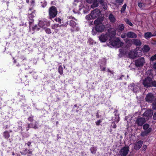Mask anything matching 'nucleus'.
<instances>
[{"label": "nucleus", "mask_w": 156, "mask_h": 156, "mask_svg": "<svg viewBox=\"0 0 156 156\" xmlns=\"http://www.w3.org/2000/svg\"><path fill=\"white\" fill-rule=\"evenodd\" d=\"M49 17L50 19H51L54 18L57 15V10L56 7L54 6H52L51 7L49 10Z\"/></svg>", "instance_id": "4"}, {"label": "nucleus", "mask_w": 156, "mask_h": 156, "mask_svg": "<svg viewBox=\"0 0 156 156\" xmlns=\"http://www.w3.org/2000/svg\"><path fill=\"white\" fill-rule=\"evenodd\" d=\"M105 26L102 24L96 25L92 29V34L95 35L97 32H101L104 31Z\"/></svg>", "instance_id": "1"}, {"label": "nucleus", "mask_w": 156, "mask_h": 156, "mask_svg": "<svg viewBox=\"0 0 156 156\" xmlns=\"http://www.w3.org/2000/svg\"><path fill=\"white\" fill-rule=\"evenodd\" d=\"M93 0H86L87 2L89 3H92Z\"/></svg>", "instance_id": "56"}, {"label": "nucleus", "mask_w": 156, "mask_h": 156, "mask_svg": "<svg viewBox=\"0 0 156 156\" xmlns=\"http://www.w3.org/2000/svg\"><path fill=\"white\" fill-rule=\"evenodd\" d=\"M28 151H29V150H28L27 148H26L24 150L21 152V153L23 155H26L28 154Z\"/></svg>", "instance_id": "30"}, {"label": "nucleus", "mask_w": 156, "mask_h": 156, "mask_svg": "<svg viewBox=\"0 0 156 156\" xmlns=\"http://www.w3.org/2000/svg\"><path fill=\"white\" fill-rule=\"evenodd\" d=\"M73 23V26H75V24H76V23L75 22H74L73 21H71L70 22V24H71V23Z\"/></svg>", "instance_id": "62"}, {"label": "nucleus", "mask_w": 156, "mask_h": 156, "mask_svg": "<svg viewBox=\"0 0 156 156\" xmlns=\"http://www.w3.org/2000/svg\"><path fill=\"white\" fill-rule=\"evenodd\" d=\"M152 109L154 110L156 109V101L152 103Z\"/></svg>", "instance_id": "35"}, {"label": "nucleus", "mask_w": 156, "mask_h": 156, "mask_svg": "<svg viewBox=\"0 0 156 156\" xmlns=\"http://www.w3.org/2000/svg\"><path fill=\"white\" fill-rule=\"evenodd\" d=\"M28 154H32V151H30V150H29V151H28Z\"/></svg>", "instance_id": "64"}, {"label": "nucleus", "mask_w": 156, "mask_h": 156, "mask_svg": "<svg viewBox=\"0 0 156 156\" xmlns=\"http://www.w3.org/2000/svg\"><path fill=\"white\" fill-rule=\"evenodd\" d=\"M103 7V8L105 10L107 9L108 8V6L106 3L104 2L102 4H101Z\"/></svg>", "instance_id": "33"}, {"label": "nucleus", "mask_w": 156, "mask_h": 156, "mask_svg": "<svg viewBox=\"0 0 156 156\" xmlns=\"http://www.w3.org/2000/svg\"><path fill=\"white\" fill-rule=\"evenodd\" d=\"M138 6L140 9H143L145 7V4L141 2H139L138 3Z\"/></svg>", "instance_id": "29"}, {"label": "nucleus", "mask_w": 156, "mask_h": 156, "mask_svg": "<svg viewBox=\"0 0 156 156\" xmlns=\"http://www.w3.org/2000/svg\"><path fill=\"white\" fill-rule=\"evenodd\" d=\"M126 6V5L125 3L122 6L120 10L121 13H124L125 11Z\"/></svg>", "instance_id": "28"}, {"label": "nucleus", "mask_w": 156, "mask_h": 156, "mask_svg": "<svg viewBox=\"0 0 156 156\" xmlns=\"http://www.w3.org/2000/svg\"><path fill=\"white\" fill-rule=\"evenodd\" d=\"M152 130V129L151 128H150L147 130H145L141 132L140 136L142 137H144L147 136L148 134L151 133Z\"/></svg>", "instance_id": "11"}, {"label": "nucleus", "mask_w": 156, "mask_h": 156, "mask_svg": "<svg viewBox=\"0 0 156 156\" xmlns=\"http://www.w3.org/2000/svg\"><path fill=\"white\" fill-rule=\"evenodd\" d=\"M115 2L116 3L122 4L123 3V0H116Z\"/></svg>", "instance_id": "39"}, {"label": "nucleus", "mask_w": 156, "mask_h": 156, "mask_svg": "<svg viewBox=\"0 0 156 156\" xmlns=\"http://www.w3.org/2000/svg\"><path fill=\"white\" fill-rule=\"evenodd\" d=\"M90 151L91 153L93 154H95L96 153L97 149L94 147H92L90 148Z\"/></svg>", "instance_id": "24"}, {"label": "nucleus", "mask_w": 156, "mask_h": 156, "mask_svg": "<svg viewBox=\"0 0 156 156\" xmlns=\"http://www.w3.org/2000/svg\"><path fill=\"white\" fill-rule=\"evenodd\" d=\"M38 123L37 121L35 122V123L34 125L33 123L28 124V127L29 128H33L34 129H37Z\"/></svg>", "instance_id": "21"}, {"label": "nucleus", "mask_w": 156, "mask_h": 156, "mask_svg": "<svg viewBox=\"0 0 156 156\" xmlns=\"http://www.w3.org/2000/svg\"><path fill=\"white\" fill-rule=\"evenodd\" d=\"M46 32L48 34H50L51 33V30L49 28H47L45 30Z\"/></svg>", "instance_id": "42"}, {"label": "nucleus", "mask_w": 156, "mask_h": 156, "mask_svg": "<svg viewBox=\"0 0 156 156\" xmlns=\"http://www.w3.org/2000/svg\"><path fill=\"white\" fill-rule=\"evenodd\" d=\"M146 122L145 119L143 117H140L137 118L135 121V123L139 126H142Z\"/></svg>", "instance_id": "8"}, {"label": "nucleus", "mask_w": 156, "mask_h": 156, "mask_svg": "<svg viewBox=\"0 0 156 156\" xmlns=\"http://www.w3.org/2000/svg\"><path fill=\"white\" fill-rule=\"evenodd\" d=\"M144 36V38L147 39H148L152 37V34L150 32H147L145 33Z\"/></svg>", "instance_id": "18"}, {"label": "nucleus", "mask_w": 156, "mask_h": 156, "mask_svg": "<svg viewBox=\"0 0 156 156\" xmlns=\"http://www.w3.org/2000/svg\"><path fill=\"white\" fill-rule=\"evenodd\" d=\"M126 42L127 43L129 44L130 45H131L132 43V41L131 40H128L126 41Z\"/></svg>", "instance_id": "44"}, {"label": "nucleus", "mask_w": 156, "mask_h": 156, "mask_svg": "<svg viewBox=\"0 0 156 156\" xmlns=\"http://www.w3.org/2000/svg\"><path fill=\"white\" fill-rule=\"evenodd\" d=\"M4 137L6 138H8L9 137V133L6 131V132H4Z\"/></svg>", "instance_id": "34"}, {"label": "nucleus", "mask_w": 156, "mask_h": 156, "mask_svg": "<svg viewBox=\"0 0 156 156\" xmlns=\"http://www.w3.org/2000/svg\"><path fill=\"white\" fill-rule=\"evenodd\" d=\"M153 78L147 76L144 80L143 84L144 86L147 88L151 87V83L152 81Z\"/></svg>", "instance_id": "5"}, {"label": "nucleus", "mask_w": 156, "mask_h": 156, "mask_svg": "<svg viewBox=\"0 0 156 156\" xmlns=\"http://www.w3.org/2000/svg\"><path fill=\"white\" fill-rule=\"evenodd\" d=\"M108 34L109 35V37H111L110 36V33H109ZM115 35V33L114 32H113L112 33V35H111L112 37H114Z\"/></svg>", "instance_id": "50"}, {"label": "nucleus", "mask_w": 156, "mask_h": 156, "mask_svg": "<svg viewBox=\"0 0 156 156\" xmlns=\"http://www.w3.org/2000/svg\"><path fill=\"white\" fill-rule=\"evenodd\" d=\"M99 39L101 42H106L108 39L107 35L106 34H102L99 37Z\"/></svg>", "instance_id": "12"}, {"label": "nucleus", "mask_w": 156, "mask_h": 156, "mask_svg": "<svg viewBox=\"0 0 156 156\" xmlns=\"http://www.w3.org/2000/svg\"><path fill=\"white\" fill-rule=\"evenodd\" d=\"M34 116L31 115V116L29 117L28 118V119L29 121L31 122H32L33 121Z\"/></svg>", "instance_id": "41"}, {"label": "nucleus", "mask_w": 156, "mask_h": 156, "mask_svg": "<svg viewBox=\"0 0 156 156\" xmlns=\"http://www.w3.org/2000/svg\"><path fill=\"white\" fill-rule=\"evenodd\" d=\"M59 26V24H55L54 25V28H55Z\"/></svg>", "instance_id": "59"}, {"label": "nucleus", "mask_w": 156, "mask_h": 156, "mask_svg": "<svg viewBox=\"0 0 156 156\" xmlns=\"http://www.w3.org/2000/svg\"><path fill=\"white\" fill-rule=\"evenodd\" d=\"M58 72L60 75H62L63 73V68L61 66H59Z\"/></svg>", "instance_id": "31"}, {"label": "nucleus", "mask_w": 156, "mask_h": 156, "mask_svg": "<svg viewBox=\"0 0 156 156\" xmlns=\"http://www.w3.org/2000/svg\"><path fill=\"white\" fill-rule=\"evenodd\" d=\"M151 86V87H156V80H152Z\"/></svg>", "instance_id": "37"}, {"label": "nucleus", "mask_w": 156, "mask_h": 156, "mask_svg": "<svg viewBox=\"0 0 156 156\" xmlns=\"http://www.w3.org/2000/svg\"><path fill=\"white\" fill-rule=\"evenodd\" d=\"M119 52L120 53L122 54H124V50L123 49H119Z\"/></svg>", "instance_id": "52"}, {"label": "nucleus", "mask_w": 156, "mask_h": 156, "mask_svg": "<svg viewBox=\"0 0 156 156\" xmlns=\"http://www.w3.org/2000/svg\"><path fill=\"white\" fill-rule=\"evenodd\" d=\"M111 126L113 128H115L117 126H116V125L115 124V122H112V123L111 125Z\"/></svg>", "instance_id": "40"}, {"label": "nucleus", "mask_w": 156, "mask_h": 156, "mask_svg": "<svg viewBox=\"0 0 156 156\" xmlns=\"http://www.w3.org/2000/svg\"><path fill=\"white\" fill-rule=\"evenodd\" d=\"M145 100L148 103H152L156 101V97L152 93H149L146 95Z\"/></svg>", "instance_id": "3"}, {"label": "nucleus", "mask_w": 156, "mask_h": 156, "mask_svg": "<svg viewBox=\"0 0 156 156\" xmlns=\"http://www.w3.org/2000/svg\"><path fill=\"white\" fill-rule=\"evenodd\" d=\"M126 22L127 24L129 25V26H133V24L128 19H126Z\"/></svg>", "instance_id": "32"}, {"label": "nucleus", "mask_w": 156, "mask_h": 156, "mask_svg": "<svg viewBox=\"0 0 156 156\" xmlns=\"http://www.w3.org/2000/svg\"><path fill=\"white\" fill-rule=\"evenodd\" d=\"M153 111L151 110H147L145 111L143 115L146 117H151L153 115Z\"/></svg>", "instance_id": "14"}, {"label": "nucleus", "mask_w": 156, "mask_h": 156, "mask_svg": "<svg viewBox=\"0 0 156 156\" xmlns=\"http://www.w3.org/2000/svg\"><path fill=\"white\" fill-rule=\"evenodd\" d=\"M108 72L110 73H111L112 74H113L114 72H113V71H111V70H110L109 69H108Z\"/></svg>", "instance_id": "57"}, {"label": "nucleus", "mask_w": 156, "mask_h": 156, "mask_svg": "<svg viewBox=\"0 0 156 156\" xmlns=\"http://www.w3.org/2000/svg\"><path fill=\"white\" fill-rule=\"evenodd\" d=\"M129 151V147L125 146L122 148L119 152V155L121 156H126Z\"/></svg>", "instance_id": "6"}, {"label": "nucleus", "mask_w": 156, "mask_h": 156, "mask_svg": "<svg viewBox=\"0 0 156 156\" xmlns=\"http://www.w3.org/2000/svg\"><path fill=\"white\" fill-rule=\"evenodd\" d=\"M86 19L88 20H90L91 19H92V16L90 14L87 15L86 16Z\"/></svg>", "instance_id": "38"}, {"label": "nucleus", "mask_w": 156, "mask_h": 156, "mask_svg": "<svg viewBox=\"0 0 156 156\" xmlns=\"http://www.w3.org/2000/svg\"><path fill=\"white\" fill-rule=\"evenodd\" d=\"M102 122V120L101 119H99L98 121L95 122L97 126H99L100 123Z\"/></svg>", "instance_id": "43"}, {"label": "nucleus", "mask_w": 156, "mask_h": 156, "mask_svg": "<svg viewBox=\"0 0 156 156\" xmlns=\"http://www.w3.org/2000/svg\"><path fill=\"white\" fill-rule=\"evenodd\" d=\"M153 67L154 69H156V62L154 63Z\"/></svg>", "instance_id": "55"}, {"label": "nucleus", "mask_w": 156, "mask_h": 156, "mask_svg": "<svg viewBox=\"0 0 156 156\" xmlns=\"http://www.w3.org/2000/svg\"><path fill=\"white\" fill-rule=\"evenodd\" d=\"M100 12V11L98 9H95L94 10L92 11L90 14L92 16V19H94L97 17L98 16V14Z\"/></svg>", "instance_id": "9"}, {"label": "nucleus", "mask_w": 156, "mask_h": 156, "mask_svg": "<svg viewBox=\"0 0 156 156\" xmlns=\"http://www.w3.org/2000/svg\"><path fill=\"white\" fill-rule=\"evenodd\" d=\"M109 42L112 46L117 47H121L123 45V43L122 42L119 38L116 39H110Z\"/></svg>", "instance_id": "2"}, {"label": "nucleus", "mask_w": 156, "mask_h": 156, "mask_svg": "<svg viewBox=\"0 0 156 156\" xmlns=\"http://www.w3.org/2000/svg\"><path fill=\"white\" fill-rule=\"evenodd\" d=\"M55 20L57 22H58L59 23H61V19L59 18H55Z\"/></svg>", "instance_id": "49"}, {"label": "nucleus", "mask_w": 156, "mask_h": 156, "mask_svg": "<svg viewBox=\"0 0 156 156\" xmlns=\"http://www.w3.org/2000/svg\"><path fill=\"white\" fill-rule=\"evenodd\" d=\"M108 19L111 23H114L116 19L112 13H110L108 16Z\"/></svg>", "instance_id": "16"}, {"label": "nucleus", "mask_w": 156, "mask_h": 156, "mask_svg": "<svg viewBox=\"0 0 156 156\" xmlns=\"http://www.w3.org/2000/svg\"><path fill=\"white\" fill-rule=\"evenodd\" d=\"M99 111L98 110L96 114V117L97 118H98L99 117Z\"/></svg>", "instance_id": "54"}, {"label": "nucleus", "mask_w": 156, "mask_h": 156, "mask_svg": "<svg viewBox=\"0 0 156 156\" xmlns=\"http://www.w3.org/2000/svg\"><path fill=\"white\" fill-rule=\"evenodd\" d=\"M152 37L156 36V30L154 32L153 34H152Z\"/></svg>", "instance_id": "60"}, {"label": "nucleus", "mask_w": 156, "mask_h": 156, "mask_svg": "<svg viewBox=\"0 0 156 156\" xmlns=\"http://www.w3.org/2000/svg\"><path fill=\"white\" fill-rule=\"evenodd\" d=\"M98 3H100V4H102V3L105 2L104 0H98Z\"/></svg>", "instance_id": "51"}, {"label": "nucleus", "mask_w": 156, "mask_h": 156, "mask_svg": "<svg viewBox=\"0 0 156 156\" xmlns=\"http://www.w3.org/2000/svg\"><path fill=\"white\" fill-rule=\"evenodd\" d=\"M126 35L128 37L136 38L137 37V34L134 32L132 31L128 32L126 34Z\"/></svg>", "instance_id": "13"}, {"label": "nucleus", "mask_w": 156, "mask_h": 156, "mask_svg": "<svg viewBox=\"0 0 156 156\" xmlns=\"http://www.w3.org/2000/svg\"><path fill=\"white\" fill-rule=\"evenodd\" d=\"M28 17L29 19V23L30 25V24L33 23L34 21L33 18L34 17V16L33 15V13L29 14L28 16Z\"/></svg>", "instance_id": "20"}, {"label": "nucleus", "mask_w": 156, "mask_h": 156, "mask_svg": "<svg viewBox=\"0 0 156 156\" xmlns=\"http://www.w3.org/2000/svg\"><path fill=\"white\" fill-rule=\"evenodd\" d=\"M142 148L144 151H145L147 148V146L146 145L144 144Z\"/></svg>", "instance_id": "46"}, {"label": "nucleus", "mask_w": 156, "mask_h": 156, "mask_svg": "<svg viewBox=\"0 0 156 156\" xmlns=\"http://www.w3.org/2000/svg\"><path fill=\"white\" fill-rule=\"evenodd\" d=\"M142 50L144 52H147L149 51L150 48L148 45H145L143 46Z\"/></svg>", "instance_id": "23"}, {"label": "nucleus", "mask_w": 156, "mask_h": 156, "mask_svg": "<svg viewBox=\"0 0 156 156\" xmlns=\"http://www.w3.org/2000/svg\"><path fill=\"white\" fill-rule=\"evenodd\" d=\"M31 144V142H28L26 144L28 146H29Z\"/></svg>", "instance_id": "61"}, {"label": "nucleus", "mask_w": 156, "mask_h": 156, "mask_svg": "<svg viewBox=\"0 0 156 156\" xmlns=\"http://www.w3.org/2000/svg\"><path fill=\"white\" fill-rule=\"evenodd\" d=\"M156 60V54L152 56L150 58L151 61H153Z\"/></svg>", "instance_id": "36"}, {"label": "nucleus", "mask_w": 156, "mask_h": 156, "mask_svg": "<svg viewBox=\"0 0 156 156\" xmlns=\"http://www.w3.org/2000/svg\"><path fill=\"white\" fill-rule=\"evenodd\" d=\"M115 121H116V122L117 123V122L119 121V117H118V119H117V120H116V119H115Z\"/></svg>", "instance_id": "63"}, {"label": "nucleus", "mask_w": 156, "mask_h": 156, "mask_svg": "<svg viewBox=\"0 0 156 156\" xmlns=\"http://www.w3.org/2000/svg\"><path fill=\"white\" fill-rule=\"evenodd\" d=\"M123 77H124V76L123 75H121V76L118 79V80H122V78Z\"/></svg>", "instance_id": "58"}, {"label": "nucleus", "mask_w": 156, "mask_h": 156, "mask_svg": "<svg viewBox=\"0 0 156 156\" xmlns=\"http://www.w3.org/2000/svg\"><path fill=\"white\" fill-rule=\"evenodd\" d=\"M78 2V0H75L74 1V2L73 3V4L75 6H76L77 5V3Z\"/></svg>", "instance_id": "48"}, {"label": "nucleus", "mask_w": 156, "mask_h": 156, "mask_svg": "<svg viewBox=\"0 0 156 156\" xmlns=\"http://www.w3.org/2000/svg\"><path fill=\"white\" fill-rule=\"evenodd\" d=\"M103 21V18H98L94 21V23L96 25H100V24H102V23Z\"/></svg>", "instance_id": "17"}, {"label": "nucleus", "mask_w": 156, "mask_h": 156, "mask_svg": "<svg viewBox=\"0 0 156 156\" xmlns=\"http://www.w3.org/2000/svg\"><path fill=\"white\" fill-rule=\"evenodd\" d=\"M153 119L154 120H156V112L154 113L153 115Z\"/></svg>", "instance_id": "53"}, {"label": "nucleus", "mask_w": 156, "mask_h": 156, "mask_svg": "<svg viewBox=\"0 0 156 156\" xmlns=\"http://www.w3.org/2000/svg\"><path fill=\"white\" fill-rule=\"evenodd\" d=\"M131 85L133 87V90L135 92H136L138 88L136 87V85H135L133 83L131 84Z\"/></svg>", "instance_id": "26"}, {"label": "nucleus", "mask_w": 156, "mask_h": 156, "mask_svg": "<svg viewBox=\"0 0 156 156\" xmlns=\"http://www.w3.org/2000/svg\"><path fill=\"white\" fill-rule=\"evenodd\" d=\"M126 34L125 33H123L121 35V37L122 38H125L126 37Z\"/></svg>", "instance_id": "47"}, {"label": "nucleus", "mask_w": 156, "mask_h": 156, "mask_svg": "<svg viewBox=\"0 0 156 156\" xmlns=\"http://www.w3.org/2000/svg\"><path fill=\"white\" fill-rule=\"evenodd\" d=\"M93 4L91 5V7L94 9L98 7V0H93L92 1Z\"/></svg>", "instance_id": "19"}, {"label": "nucleus", "mask_w": 156, "mask_h": 156, "mask_svg": "<svg viewBox=\"0 0 156 156\" xmlns=\"http://www.w3.org/2000/svg\"><path fill=\"white\" fill-rule=\"evenodd\" d=\"M143 144V142L141 140L137 141L135 143L134 146V149L136 150H139Z\"/></svg>", "instance_id": "10"}, {"label": "nucleus", "mask_w": 156, "mask_h": 156, "mask_svg": "<svg viewBox=\"0 0 156 156\" xmlns=\"http://www.w3.org/2000/svg\"><path fill=\"white\" fill-rule=\"evenodd\" d=\"M143 128L144 130H147L149 128L150 125L147 123H145L143 125Z\"/></svg>", "instance_id": "27"}, {"label": "nucleus", "mask_w": 156, "mask_h": 156, "mask_svg": "<svg viewBox=\"0 0 156 156\" xmlns=\"http://www.w3.org/2000/svg\"><path fill=\"white\" fill-rule=\"evenodd\" d=\"M46 23V20L43 19L42 20H40L39 21V25L40 27H43L45 25Z\"/></svg>", "instance_id": "22"}, {"label": "nucleus", "mask_w": 156, "mask_h": 156, "mask_svg": "<svg viewBox=\"0 0 156 156\" xmlns=\"http://www.w3.org/2000/svg\"><path fill=\"white\" fill-rule=\"evenodd\" d=\"M132 43L136 46H140L142 44L141 41L140 40L137 39H133Z\"/></svg>", "instance_id": "15"}, {"label": "nucleus", "mask_w": 156, "mask_h": 156, "mask_svg": "<svg viewBox=\"0 0 156 156\" xmlns=\"http://www.w3.org/2000/svg\"><path fill=\"white\" fill-rule=\"evenodd\" d=\"M145 63L144 59L143 57L139 58L135 61V64L136 67L142 66Z\"/></svg>", "instance_id": "7"}, {"label": "nucleus", "mask_w": 156, "mask_h": 156, "mask_svg": "<svg viewBox=\"0 0 156 156\" xmlns=\"http://www.w3.org/2000/svg\"><path fill=\"white\" fill-rule=\"evenodd\" d=\"M106 69L105 67H103L101 66H100V69L101 71H105Z\"/></svg>", "instance_id": "45"}, {"label": "nucleus", "mask_w": 156, "mask_h": 156, "mask_svg": "<svg viewBox=\"0 0 156 156\" xmlns=\"http://www.w3.org/2000/svg\"><path fill=\"white\" fill-rule=\"evenodd\" d=\"M124 25L123 24L121 23L119 24L118 29L120 31H122L124 30Z\"/></svg>", "instance_id": "25"}]
</instances>
